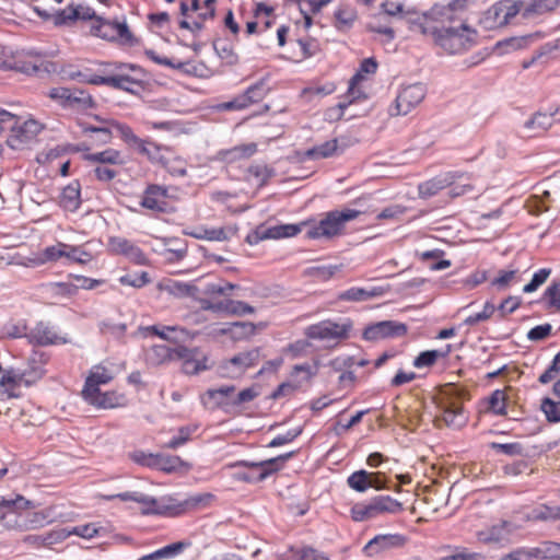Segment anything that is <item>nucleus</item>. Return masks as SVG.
Wrapping results in <instances>:
<instances>
[{
	"instance_id": "obj_33",
	"label": "nucleus",
	"mask_w": 560,
	"mask_h": 560,
	"mask_svg": "<svg viewBox=\"0 0 560 560\" xmlns=\"http://www.w3.org/2000/svg\"><path fill=\"white\" fill-rule=\"evenodd\" d=\"M338 152V140L332 139L322 144L315 145L303 153V159L319 160L327 159Z\"/></svg>"
},
{
	"instance_id": "obj_16",
	"label": "nucleus",
	"mask_w": 560,
	"mask_h": 560,
	"mask_svg": "<svg viewBox=\"0 0 560 560\" xmlns=\"http://www.w3.org/2000/svg\"><path fill=\"white\" fill-rule=\"evenodd\" d=\"M267 94L266 84L264 81H259L253 85H250L245 93L236 96L230 102L223 104V108L225 109H244L254 103H258Z\"/></svg>"
},
{
	"instance_id": "obj_46",
	"label": "nucleus",
	"mask_w": 560,
	"mask_h": 560,
	"mask_svg": "<svg viewBox=\"0 0 560 560\" xmlns=\"http://www.w3.org/2000/svg\"><path fill=\"white\" fill-rule=\"evenodd\" d=\"M372 474L368 472L366 470H358L351 474L348 477V486L358 491V492H364L370 488Z\"/></svg>"
},
{
	"instance_id": "obj_45",
	"label": "nucleus",
	"mask_w": 560,
	"mask_h": 560,
	"mask_svg": "<svg viewBox=\"0 0 560 560\" xmlns=\"http://www.w3.org/2000/svg\"><path fill=\"white\" fill-rule=\"evenodd\" d=\"M66 244L57 243L56 245L44 248L37 257L38 264L55 262L66 256Z\"/></svg>"
},
{
	"instance_id": "obj_8",
	"label": "nucleus",
	"mask_w": 560,
	"mask_h": 560,
	"mask_svg": "<svg viewBox=\"0 0 560 560\" xmlns=\"http://www.w3.org/2000/svg\"><path fill=\"white\" fill-rule=\"evenodd\" d=\"M351 327L352 325L348 320L342 323L323 320L308 326L305 329V336L310 339L338 343L348 337Z\"/></svg>"
},
{
	"instance_id": "obj_13",
	"label": "nucleus",
	"mask_w": 560,
	"mask_h": 560,
	"mask_svg": "<svg viewBox=\"0 0 560 560\" xmlns=\"http://www.w3.org/2000/svg\"><path fill=\"white\" fill-rule=\"evenodd\" d=\"M427 89L422 83L404 86L396 97V115H407L425 97Z\"/></svg>"
},
{
	"instance_id": "obj_19",
	"label": "nucleus",
	"mask_w": 560,
	"mask_h": 560,
	"mask_svg": "<svg viewBox=\"0 0 560 560\" xmlns=\"http://www.w3.org/2000/svg\"><path fill=\"white\" fill-rule=\"evenodd\" d=\"M45 371L42 365L32 366L24 371H8L0 380V385H31L43 377Z\"/></svg>"
},
{
	"instance_id": "obj_14",
	"label": "nucleus",
	"mask_w": 560,
	"mask_h": 560,
	"mask_svg": "<svg viewBox=\"0 0 560 560\" xmlns=\"http://www.w3.org/2000/svg\"><path fill=\"white\" fill-rule=\"evenodd\" d=\"M407 332L402 323L383 320L368 326L363 331V338L369 341H377L385 338L400 337Z\"/></svg>"
},
{
	"instance_id": "obj_27",
	"label": "nucleus",
	"mask_w": 560,
	"mask_h": 560,
	"mask_svg": "<svg viewBox=\"0 0 560 560\" xmlns=\"http://www.w3.org/2000/svg\"><path fill=\"white\" fill-rule=\"evenodd\" d=\"M176 347L155 345L145 351V361L150 365H161L176 359Z\"/></svg>"
},
{
	"instance_id": "obj_1",
	"label": "nucleus",
	"mask_w": 560,
	"mask_h": 560,
	"mask_svg": "<svg viewBox=\"0 0 560 560\" xmlns=\"http://www.w3.org/2000/svg\"><path fill=\"white\" fill-rule=\"evenodd\" d=\"M476 31L465 23L458 27H442L433 32L434 40L446 54L456 55L469 50L476 44Z\"/></svg>"
},
{
	"instance_id": "obj_12",
	"label": "nucleus",
	"mask_w": 560,
	"mask_h": 560,
	"mask_svg": "<svg viewBox=\"0 0 560 560\" xmlns=\"http://www.w3.org/2000/svg\"><path fill=\"white\" fill-rule=\"evenodd\" d=\"M305 223L301 224H279L273 226L259 225L256 230L246 236L249 245H256L264 240H279L292 237L299 234Z\"/></svg>"
},
{
	"instance_id": "obj_36",
	"label": "nucleus",
	"mask_w": 560,
	"mask_h": 560,
	"mask_svg": "<svg viewBox=\"0 0 560 560\" xmlns=\"http://www.w3.org/2000/svg\"><path fill=\"white\" fill-rule=\"evenodd\" d=\"M145 331H150L162 339L178 342L188 337V331L177 326H163L161 329L158 326L145 327Z\"/></svg>"
},
{
	"instance_id": "obj_56",
	"label": "nucleus",
	"mask_w": 560,
	"mask_h": 560,
	"mask_svg": "<svg viewBox=\"0 0 560 560\" xmlns=\"http://www.w3.org/2000/svg\"><path fill=\"white\" fill-rule=\"evenodd\" d=\"M66 256L65 258L69 261H74L79 264H86L92 259V256L90 253L82 249L80 246H73L66 244Z\"/></svg>"
},
{
	"instance_id": "obj_44",
	"label": "nucleus",
	"mask_w": 560,
	"mask_h": 560,
	"mask_svg": "<svg viewBox=\"0 0 560 560\" xmlns=\"http://www.w3.org/2000/svg\"><path fill=\"white\" fill-rule=\"evenodd\" d=\"M486 411L492 412L497 416L506 415V395L503 390L497 389L491 394L488 399Z\"/></svg>"
},
{
	"instance_id": "obj_32",
	"label": "nucleus",
	"mask_w": 560,
	"mask_h": 560,
	"mask_svg": "<svg viewBox=\"0 0 560 560\" xmlns=\"http://www.w3.org/2000/svg\"><path fill=\"white\" fill-rule=\"evenodd\" d=\"M559 4V0H532L525 2L523 18L532 19L547 12L553 11Z\"/></svg>"
},
{
	"instance_id": "obj_43",
	"label": "nucleus",
	"mask_w": 560,
	"mask_h": 560,
	"mask_svg": "<svg viewBox=\"0 0 560 560\" xmlns=\"http://www.w3.org/2000/svg\"><path fill=\"white\" fill-rule=\"evenodd\" d=\"M82 132L90 135L92 141L96 144H106L112 139V131L108 127H95L85 122L80 124Z\"/></svg>"
},
{
	"instance_id": "obj_54",
	"label": "nucleus",
	"mask_w": 560,
	"mask_h": 560,
	"mask_svg": "<svg viewBox=\"0 0 560 560\" xmlns=\"http://www.w3.org/2000/svg\"><path fill=\"white\" fill-rule=\"evenodd\" d=\"M552 115L545 113H536L529 120L525 122L526 129L547 130L552 125Z\"/></svg>"
},
{
	"instance_id": "obj_52",
	"label": "nucleus",
	"mask_w": 560,
	"mask_h": 560,
	"mask_svg": "<svg viewBox=\"0 0 560 560\" xmlns=\"http://www.w3.org/2000/svg\"><path fill=\"white\" fill-rule=\"evenodd\" d=\"M34 508L32 501L26 500L22 495H16L14 499H0V510L5 509L8 511H21Z\"/></svg>"
},
{
	"instance_id": "obj_30",
	"label": "nucleus",
	"mask_w": 560,
	"mask_h": 560,
	"mask_svg": "<svg viewBox=\"0 0 560 560\" xmlns=\"http://www.w3.org/2000/svg\"><path fill=\"white\" fill-rule=\"evenodd\" d=\"M80 189L79 182H72L62 189L59 203L65 210L74 212L79 209L81 205Z\"/></svg>"
},
{
	"instance_id": "obj_9",
	"label": "nucleus",
	"mask_w": 560,
	"mask_h": 560,
	"mask_svg": "<svg viewBox=\"0 0 560 560\" xmlns=\"http://www.w3.org/2000/svg\"><path fill=\"white\" fill-rule=\"evenodd\" d=\"M293 456V452L280 455L278 457L262 460L259 463L240 462L236 465H243L252 468L249 472H236L234 478L246 482H258L265 480L268 476L280 469L281 464Z\"/></svg>"
},
{
	"instance_id": "obj_17",
	"label": "nucleus",
	"mask_w": 560,
	"mask_h": 560,
	"mask_svg": "<svg viewBox=\"0 0 560 560\" xmlns=\"http://www.w3.org/2000/svg\"><path fill=\"white\" fill-rule=\"evenodd\" d=\"M175 353V360L183 361L182 370L187 375H195L200 373L201 371H206L209 369V366L206 364L207 358H198L197 351L195 349H188L184 346H177Z\"/></svg>"
},
{
	"instance_id": "obj_31",
	"label": "nucleus",
	"mask_w": 560,
	"mask_h": 560,
	"mask_svg": "<svg viewBox=\"0 0 560 560\" xmlns=\"http://www.w3.org/2000/svg\"><path fill=\"white\" fill-rule=\"evenodd\" d=\"M534 560L560 559V544L556 541H541L537 546L529 547Z\"/></svg>"
},
{
	"instance_id": "obj_50",
	"label": "nucleus",
	"mask_w": 560,
	"mask_h": 560,
	"mask_svg": "<svg viewBox=\"0 0 560 560\" xmlns=\"http://www.w3.org/2000/svg\"><path fill=\"white\" fill-rule=\"evenodd\" d=\"M451 351V347L448 346L446 351L439 350H428L421 352L413 361V366L417 369L431 366L433 365L439 358L445 357Z\"/></svg>"
},
{
	"instance_id": "obj_61",
	"label": "nucleus",
	"mask_w": 560,
	"mask_h": 560,
	"mask_svg": "<svg viewBox=\"0 0 560 560\" xmlns=\"http://www.w3.org/2000/svg\"><path fill=\"white\" fill-rule=\"evenodd\" d=\"M255 308L243 301L228 300L226 313L233 315L253 314Z\"/></svg>"
},
{
	"instance_id": "obj_20",
	"label": "nucleus",
	"mask_w": 560,
	"mask_h": 560,
	"mask_svg": "<svg viewBox=\"0 0 560 560\" xmlns=\"http://www.w3.org/2000/svg\"><path fill=\"white\" fill-rule=\"evenodd\" d=\"M27 340L30 343L38 346L66 343L68 341L66 338L59 337L54 328L48 323L44 322L37 323L36 326L30 330Z\"/></svg>"
},
{
	"instance_id": "obj_23",
	"label": "nucleus",
	"mask_w": 560,
	"mask_h": 560,
	"mask_svg": "<svg viewBox=\"0 0 560 560\" xmlns=\"http://www.w3.org/2000/svg\"><path fill=\"white\" fill-rule=\"evenodd\" d=\"M377 69V62L373 58L364 59L360 65V70L352 77L350 86L348 90V96L351 98L348 103L340 102L338 108L342 112L353 100L359 97V91L357 84L363 80V74L375 73Z\"/></svg>"
},
{
	"instance_id": "obj_42",
	"label": "nucleus",
	"mask_w": 560,
	"mask_h": 560,
	"mask_svg": "<svg viewBox=\"0 0 560 560\" xmlns=\"http://www.w3.org/2000/svg\"><path fill=\"white\" fill-rule=\"evenodd\" d=\"M107 528L105 526L100 525L98 523H89L84 525H79L69 530L70 536L77 535L85 539H91L93 537H101L107 534Z\"/></svg>"
},
{
	"instance_id": "obj_39",
	"label": "nucleus",
	"mask_w": 560,
	"mask_h": 560,
	"mask_svg": "<svg viewBox=\"0 0 560 560\" xmlns=\"http://www.w3.org/2000/svg\"><path fill=\"white\" fill-rule=\"evenodd\" d=\"M93 107H95L93 97L83 90L74 89L71 91L66 108L80 110Z\"/></svg>"
},
{
	"instance_id": "obj_26",
	"label": "nucleus",
	"mask_w": 560,
	"mask_h": 560,
	"mask_svg": "<svg viewBox=\"0 0 560 560\" xmlns=\"http://www.w3.org/2000/svg\"><path fill=\"white\" fill-rule=\"evenodd\" d=\"M159 289L175 298L195 296L198 292V288L195 284L173 279H165L160 282Z\"/></svg>"
},
{
	"instance_id": "obj_35",
	"label": "nucleus",
	"mask_w": 560,
	"mask_h": 560,
	"mask_svg": "<svg viewBox=\"0 0 560 560\" xmlns=\"http://www.w3.org/2000/svg\"><path fill=\"white\" fill-rule=\"evenodd\" d=\"M94 82L127 92H131L132 86L139 83L127 74L102 75V79L94 80Z\"/></svg>"
},
{
	"instance_id": "obj_38",
	"label": "nucleus",
	"mask_w": 560,
	"mask_h": 560,
	"mask_svg": "<svg viewBox=\"0 0 560 560\" xmlns=\"http://www.w3.org/2000/svg\"><path fill=\"white\" fill-rule=\"evenodd\" d=\"M235 231L231 228H213V229H200L196 232L189 233L197 240H208V241H226L229 240Z\"/></svg>"
},
{
	"instance_id": "obj_48",
	"label": "nucleus",
	"mask_w": 560,
	"mask_h": 560,
	"mask_svg": "<svg viewBox=\"0 0 560 560\" xmlns=\"http://www.w3.org/2000/svg\"><path fill=\"white\" fill-rule=\"evenodd\" d=\"M86 159L92 162H97L101 164H122L124 159L121 153L115 149H107L102 152L93 153L86 155Z\"/></svg>"
},
{
	"instance_id": "obj_62",
	"label": "nucleus",
	"mask_w": 560,
	"mask_h": 560,
	"mask_svg": "<svg viewBox=\"0 0 560 560\" xmlns=\"http://www.w3.org/2000/svg\"><path fill=\"white\" fill-rule=\"evenodd\" d=\"M558 372H560V351L556 354L549 368L539 376V382L541 384L551 382Z\"/></svg>"
},
{
	"instance_id": "obj_40",
	"label": "nucleus",
	"mask_w": 560,
	"mask_h": 560,
	"mask_svg": "<svg viewBox=\"0 0 560 560\" xmlns=\"http://www.w3.org/2000/svg\"><path fill=\"white\" fill-rule=\"evenodd\" d=\"M30 335V330L27 328L26 322L21 320H10L5 323L1 328V337L2 338H26Z\"/></svg>"
},
{
	"instance_id": "obj_51",
	"label": "nucleus",
	"mask_w": 560,
	"mask_h": 560,
	"mask_svg": "<svg viewBox=\"0 0 560 560\" xmlns=\"http://www.w3.org/2000/svg\"><path fill=\"white\" fill-rule=\"evenodd\" d=\"M212 498L213 495L211 493L196 494L186 499L182 503H175L174 509L177 510V513L188 509H196L201 505H207L212 500Z\"/></svg>"
},
{
	"instance_id": "obj_60",
	"label": "nucleus",
	"mask_w": 560,
	"mask_h": 560,
	"mask_svg": "<svg viewBox=\"0 0 560 560\" xmlns=\"http://www.w3.org/2000/svg\"><path fill=\"white\" fill-rule=\"evenodd\" d=\"M549 275H550V269L544 268V269L538 270L537 272L534 273L530 282L524 287L523 291L525 293H530V292L536 291L538 289V287H540L542 283H545V281L549 277Z\"/></svg>"
},
{
	"instance_id": "obj_15",
	"label": "nucleus",
	"mask_w": 560,
	"mask_h": 560,
	"mask_svg": "<svg viewBox=\"0 0 560 560\" xmlns=\"http://www.w3.org/2000/svg\"><path fill=\"white\" fill-rule=\"evenodd\" d=\"M406 544V537L399 534H384L372 538L363 548L368 557H376Z\"/></svg>"
},
{
	"instance_id": "obj_4",
	"label": "nucleus",
	"mask_w": 560,
	"mask_h": 560,
	"mask_svg": "<svg viewBox=\"0 0 560 560\" xmlns=\"http://www.w3.org/2000/svg\"><path fill=\"white\" fill-rule=\"evenodd\" d=\"M360 211L354 209H346L343 211H330L318 224L312 226L306 235L308 238L332 237L341 233L345 223L354 220Z\"/></svg>"
},
{
	"instance_id": "obj_25",
	"label": "nucleus",
	"mask_w": 560,
	"mask_h": 560,
	"mask_svg": "<svg viewBox=\"0 0 560 560\" xmlns=\"http://www.w3.org/2000/svg\"><path fill=\"white\" fill-rule=\"evenodd\" d=\"M112 380L113 374L109 370L102 365H95L86 377L82 396H90V394L96 393V389H100V385L107 384Z\"/></svg>"
},
{
	"instance_id": "obj_59",
	"label": "nucleus",
	"mask_w": 560,
	"mask_h": 560,
	"mask_svg": "<svg viewBox=\"0 0 560 560\" xmlns=\"http://www.w3.org/2000/svg\"><path fill=\"white\" fill-rule=\"evenodd\" d=\"M500 2H501V5H502V9H504V11H503L504 14H505L504 15L505 20L504 21H506V24L516 14H518V13L523 14V9L525 7V2L524 1L503 0V1H500Z\"/></svg>"
},
{
	"instance_id": "obj_53",
	"label": "nucleus",
	"mask_w": 560,
	"mask_h": 560,
	"mask_svg": "<svg viewBox=\"0 0 560 560\" xmlns=\"http://www.w3.org/2000/svg\"><path fill=\"white\" fill-rule=\"evenodd\" d=\"M504 9H502L501 2H498L490 7L486 12L485 20L489 22L490 27L504 26L506 25Z\"/></svg>"
},
{
	"instance_id": "obj_34",
	"label": "nucleus",
	"mask_w": 560,
	"mask_h": 560,
	"mask_svg": "<svg viewBox=\"0 0 560 560\" xmlns=\"http://www.w3.org/2000/svg\"><path fill=\"white\" fill-rule=\"evenodd\" d=\"M383 294L382 288H372L366 290L363 288H350L339 294V299L342 301L361 302L368 301L372 298H376Z\"/></svg>"
},
{
	"instance_id": "obj_11",
	"label": "nucleus",
	"mask_w": 560,
	"mask_h": 560,
	"mask_svg": "<svg viewBox=\"0 0 560 560\" xmlns=\"http://www.w3.org/2000/svg\"><path fill=\"white\" fill-rule=\"evenodd\" d=\"M9 68L26 74L48 73L51 63L45 59L43 54L34 50L18 51L12 56Z\"/></svg>"
},
{
	"instance_id": "obj_47",
	"label": "nucleus",
	"mask_w": 560,
	"mask_h": 560,
	"mask_svg": "<svg viewBox=\"0 0 560 560\" xmlns=\"http://www.w3.org/2000/svg\"><path fill=\"white\" fill-rule=\"evenodd\" d=\"M503 526L504 525H500V523H499V524L492 525L491 527H489L487 529L479 530V532H477V539L480 542H485V544L500 542V541L506 539L505 533L502 529Z\"/></svg>"
},
{
	"instance_id": "obj_22",
	"label": "nucleus",
	"mask_w": 560,
	"mask_h": 560,
	"mask_svg": "<svg viewBox=\"0 0 560 560\" xmlns=\"http://www.w3.org/2000/svg\"><path fill=\"white\" fill-rule=\"evenodd\" d=\"M455 174L446 173L434 178H431L427 182H423L418 186L419 197L428 199L432 196H435L439 191L453 185L455 183Z\"/></svg>"
},
{
	"instance_id": "obj_2",
	"label": "nucleus",
	"mask_w": 560,
	"mask_h": 560,
	"mask_svg": "<svg viewBox=\"0 0 560 560\" xmlns=\"http://www.w3.org/2000/svg\"><path fill=\"white\" fill-rule=\"evenodd\" d=\"M438 408L441 411V415L435 418L439 427L441 423L452 428H460L465 424L466 417L463 412L460 394L457 388L451 386L447 390L443 392L439 399Z\"/></svg>"
},
{
	"instance_id": "obj_63",
	"label": "nucleus",
	"mask_w": 560,
	"mask_h": 560,
	"mask_svg": "<svg viewBox=\"0 0 560 560\" xmlns=\"http://www.w3.org/2000/svg\"><path fill=\"white\" fill-rule=\"evenodd\" d=\"M500 560H534L529 547H520L503 555Z\"/></svg>"
},
{
	"instance_id": "obj_10",
	"label": "nucleus",
	"mask_w": 560,
	"mask_h": 560,
	"mask_svg": "<svg viewBox=\"0 0 560 560\" xmlns=\"http://www.w3.org/2000/svg\"><path fill=\"white\" fill-rule=\"evenodd\" d=\"M92 34L106 40H119L121 45L135 46L138 39L130 32L126 22H110L103 18H97V22L92 25Z\"/></svg>"
},
{
	"instance_id": "obj_5",
	"label": "nucleus",
	"mask_w": 560,
	"mask_h": 560,
	"mask_svg": "<svg viewBox=\"0 0 560 560\" xmlns=\"http://www.w3.org/2000/svg\"><path fill=\"white\" fill-rule=\"evenodd\" d=\"M402 511V504L389 495H378L369 503H358L351 509V517L355 522H364L381 514H396Z\"/></svg>"
},
{
	"instance_id": "obj_3",
	"label": "nucleus",
	"mask_w": 560,
	"mask_h": 560,
	"mask_svg": "<svg viewBox=\"0 0 560 560\" xmlns=\"http://www.w3.org/2000/svg\"><path fill=\"white\" fill-rule=\"evenodd\" d=\"M108 124L119 133L128 147L147 156L152 163L164 164V156L161 153L162 147L160 144L149 139L139 138L128 125L115 120H110Z\"/></svg>"
},
{
	"instance_id": "obj_7",
	"label": "nucleus",
	"mask_w": 560,
	"mask_h": 560,
	"mask_svg": "<svg viewBox=\"0 0 560 560\" xmlns=\"http://www.w3.org/2000/svg\"><path fill=\"white\" fill-rule=\"evenodd\" d=\"M131 459L144 467L158 469L167 474L188 470L190 465L185 463L179 456L167 454H153L142 451H136L130 455Z\"/></svg>"
},
{
	"instance_id": "obj_55",
	"label": "nucleus",
	"mask_w": 560,
	"mask_h": 560,
	"mask_svg": "<svg viewBox=\"0 0 560 560\" xmlns=\"http://www.w3.org/2000/svg\"><path fill=\"white\" fill-rule=\"evenodd\" d=\"M540 409L549 422L560 421V401L546 397L541 400Z\"/></svg>"
},
{
	"instance_id": "obj_41",
	"label": "nucleus",
	"mask_w": 560,
	"mask_h": 560,
	"mask_svg": "<svg viewBox=\"0 0 560 560\" xmlns=\"http://www.w3.org/2000/svg\"><path fill=\"white\" fill-rule=\"evenodd\" d=\"M257 151V144L254 142L236 145L223 152V158L229 162L242 159H248Z\"/></svg>"
},
{
	"instance_id": "obj_6",
	"label": "nucleus",
	"mask_w": 560,
	"mask_h": 560,
	"mask_svg": "<svg viewBox=\"0 0 560 560\" xmlns=\"http://www.w3.org/2000/svg\"><path fill=\"white\" fill-rule=\"evenodd\" d=\"M105 500L120 499L121 501H135L141 505V513L144 515H162L175 508L174 499L163 498L158 500L139 491L122 492L118 494L104 495Z\"/></svg>"
},
{
	"instance_id": "obj_29",
	"label": "nucleus",
	"mask_w": 560,
	"mask_h": 560,
	"mask_svg": "<svg viewBox=\"0 0 560 560\" xmlns=\"http://www.w3.org/2000/svg\"><path fill=\"white\" fill-rule=\"evenodd\" d=\"M234 385H223L218 388H209L202 396L203 402L212 406H224L231 402L232 395L235 392Z\"/></svg>"
},
{
	"instance_id": "obj_58",
	"label": "nucleus",
	"mask_w": 560,
	"mask_h": 560,
	"mask_svg": "<svg viewBox=\"0 0 560 560\" xmlns=\"http://www.w3.org/2000/svg\"><path fill=\"white\" fill-rule=\"evenodd\" d=\"M165 244L168 246L165 250L171 255L168 260H180L186 256L187 246L184 243L175 240H167Z\"/></svg>"
},
{
	"instance_id": "obj_57",
	"label": "nucleus",
	"mask_w": 560,
	"mask_h": 560,
	"mask_svg": "<svg viewBox=\"0 0 560 560\" xmlns=\"http://www.w3.org/2000/svg\"><path fill=\"white\" fill-rule=\"evenodd\" d=\"M195 432V429L191 427H182L178 429L177 435L172 438L170 442H167L164 447L176 450L179 446L184 445L186 442L190 440L191 434Z\"/></svg>"
},
{
	"instance_id": "obj_21",
	"label": "nucleus",
	"mask_w": 560,
	"mask_h": 560,
	"mask_svg": "<svg viewBox=\"0 0 560 560\" xmlns=\"http://www.w3.org/2000/svg\"><path fill=\"white\" fill-rule=\"evenodd\" d=\"M259 360V350L257 348L241 352L236 355H234L232 359H230L226 363L221 365V374L223 376H229L230 373L228 370L230 366H235L236 372L243 373L246 369L254 366L257 364Z\"/></svg>"
},
{
	"instance_id": "obj_64",
	"label": "nucleus",
	"mask_w": 560,
	"mask_h": 560,
	"mask_svg": "<svg viewBox=\"0 0 560 560\" xmlns=\"http://www.w3.org/2000/svg\"><path fill=\"white\" fill-rule=\"evenodd\" d=\"M295 558L296 560H329L328 557L310 547L298 550Z\"/></svg>"
},
{
	"instance_id": "obj_37",
	"label": "nucleus",
	"mask_w": 560,
	"mask_h": 560,
	"mask_svg": "<svg viewBox=\"0 0 560 560\" xmlns=\"http://www.w3.org/2000/svg\"><path fill=\"white\" fill-rule=\"evenodd\" d=\"M560 520V506L540 504L532 509L527 514V521H558Z\"/></svg>"
},
{
	"instance_id": "obj_18",
	"label": "nucleus",
	"mask_w": 560,
	"mask_h": 560,
	"mask_svg": "<svg viewBox=\"0 0 560 560\" xmlns=\"http://www.w3.org/2000/svg\"><path fill=\"white\" fill-rule=\"evenodd\" d=\"M167 189L160 185H149L142 196L140 205L154 212H165L167 209Z\"/></svg>"
},
{
	"instance_id": "obj_49",
	"label": "nucleus",
	"mask_w": 560,
	"mask_h": 560,
	"mask_svg": "<svg viewBox=\"0 0 560 560\" xmlns=\"http://www.w3.org/2000/svg\"><path fill=\"white\" fill-rule=\"evenodd\" d=\"M256 331V325L249 322H237L233 323L228 329H223V332H229L234 339H243L250 337Z\"/></svg>"
},
{
	"instance_id": "obj_28",
	"label": "nucleus",
	"mask_w": 560,
	"mask_h": 560,
	"mask_svg": "<svg viewBox=\"0 0 560 560\" xmlns=\"http://www.w3.org/2000/svg\"><path fill=\"white\" fill-rule=\"evenodd\" d=\"M83 398L91 405L97 408H116L120 407L124 400L122 395H118L115 392L102 393L96 389V393L90 394V396H83Z\"/></svg>"
},
{
	"instance_id": "obj_24",
	"label": "nucleus",
	"mask_w": 560,
	"mask_h": 560,
	"mask_svg": "<svg viewBox=\"0 0 560 560\" xmlns=\"http://www.w3.org/2000/svg\"><path fill=\"white\" fill-rule=\"evenodd\" d=\"M48 516L45 512L27 513L19 515L14 524H7V526L19 532L38 529L49 523Z\"/></svg>"
}]
</instances>
